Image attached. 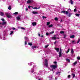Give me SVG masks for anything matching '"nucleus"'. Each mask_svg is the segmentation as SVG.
<instances>
[{"label": "nucleus", "mask_w": 80, "mask_h": 80, "mask_svg": "<svg viewBox=\"0 0 80 80\" xmlns=\"http://www.w3.org/2000/svg\"><path fill=\"white\" fill-rule=\"evenodd\" d=\"M50 67H51V68H53V70H55V69H56V68H57V64L56 65H51L50 66Z\"/></svg>", "instance_id": "f257e3e1"}, {"label": "nucleus", "mask_w": 80, "mask_h": 80, "mask_svg": "<svg viewBox=\"0 0 80 80\" xmlns=\"http://www.w3.org/2000/svg\"><path fill=\"white\" fill-rule=\"evenodd\" d=\"M61 13H64V14H66V15H67L68 13H69V12L68 11H61Z\"/></svg>", "instance_id": "f03ea898"}, {"label": "nucleus", "mask_w": 80, "mask_h": 80, "mask_svg": "<svg viewBox=\"0 0 80 80\" xmlns=\"http://www.w3.org/2000/svg\"><path fill=\"white\" fill-rule=\"evenodd\" d=\"M5 15H6L7 17H8V18H12V16L9 14L8 13H5Z\"/></svg>", "instance_id": "7ed1b4c3"}, {"label": "nucleus", "mask_w": 80, "mask_h": 80, "mask_svg": "<svg viewBox=\"0 0 80 80\" xmlns=\"http://www.w3.org/2000/svg\"><path fill=\"white\" fill-rule=\"evenodd\" d=\"M45 65L47 67H48V60L47 59L45 60Z\"/></svg>", "instance_id": "20e7f679"}, {"label": "nucleus", "mask_w": 80, "mask_h": 80, "mask_svg": "<svg viewBox=\"0 0 80 80\" xmlns=\"http://www.w3.org/2000/svg\"><path fill=\"white\" fill-rule=\"evenodd\" d=\"M32 2H33V1L32 0H28L27 1V3H32Z\"/></svg>", "instance_id": "39448f33"}, {"label": "nucleus", "mask_w": 80, "mask_h": 80, "mask_svg": "<svg viewBox=\"0 0 80 80\" xmlns=\"http://www.w3.org/2000/svg\"><path fill=\"white\" fill-rule=\"evenodd\" d=\"M0 24H1V25H4L7 24V22H4L2 23H1Z\"/></svg>", "instance_id": "423d86ee"}, {"label": "nucleus", "mask_w": 80, "mask_h": 80, "mask_svg": "<svg viewBox=\"0 0 80 80\" xmlns=\"http://www.w3.org/2000/svg\"><path fill=\"white\" fill-rule=\"evenodd\" d=\"M55 49L56 50L57 52H59V50H60L59 48H55Z\"/></svg>", "instance_id": "0eeeda50"}, {"label": "nucleus", "mask_w": 80, "mask_h": 80, "mask_svg": "<svg viewBox=\"0 0 80 80\" xmlns=\"http://www.w3.org/2000/svg\"><path fill=\"white\" fill-rule=\"evenodd\" d=\"M24 39L26 41L28 42V38L26 37V36L24 37Z\"/></svg>", "instance_id": "6e6552de"}, {"label": "nucleus", "mask_w": 80, "mask_h": 80, "mask_svg": "<svg viewBox=\"0 0 80 80\" xmlns=\"http://www.w3.org/2000/svg\"><path fill=\"white\" fill-rule=\"evenodd\" d=\"M32 13H33V14H34V15H37V14H38V12H37L33 11Z\"/></svg>", "instance_id": "1a4fd4ad"}, {"label": "nucleus", "mask_w": 80, "mask_h": 80, "mask_svg": "<svg viewBox=\"0 0 80 80\" xmlns=\"http://www.w3.org/2000/svg\"><path fill=\"white\" fill-rule=\"evenodd\" d=\"M32 24L33 26H36V25H37V23L35 22H34L32 23Z\"/></svg>", "instance_id": "9d476101"}, {"label": "nucleus", "mask_w": 80, "mask_h": 80, "mask_svg": "<svg viewBox=\"0 0 80 80\" xmlns=\"http://www.w3.org/2000/svg\"><path fill=\"white\" fill-rule=\"evenodd\" d=\"M70 38H75V35H72L70 36Z\"/></svg>", "instance_id": "9b49d317"}, {"label": "nucleus", "mask_w": 80, "mask_h": 80, "mask_svg": "<svg viewBox=\"0 0 80 80\" xmlns=\"http://www.w3.org/2000/svg\"><path fill=\"white\" fill-rule=\"evenodd\" d=\"M62 52H61L59 53V57H62Z\"/></svg>", "instance_id": "f8f14e48"}, {"label": "nucleus", "mask_w": 80, "mask_h": 80, "mask_svg": "<svg viewBox=\"0 0 80 80\" xmlns=\"http://www.w3.org/2000/svg\"><path fill=\"white\" fill-rule=\"evenodd\" d=\"M0 15L1 16H4V13L2 12H0Z\"/></svg>", "instance_id": "ddd939ff"}, {"label": "nucleus", "mask_w": 80, "mask_h": 80, "mask_svg": "<svg viewBox=\"0 0 80 80\" xmlns=\"http://www.w3.org/2000/svg\"><path fill=\"white\" fill-rule=\"evenodd\" d=\"M72 13H69V15H68V17H71V15H72Z\"/></svg>", "instance_id": "4468645a"}, {"label": "nucleus", "mask_w": 80, "mask_h": 80, "mask_svg": "<svg viewBox=\"0 0 80 80\" xmlns=\"http://www.w3.org/2000/svg\"><path fill=\"white\" fill-rule=\"evenodd\" d=\"M61 72H59L58 71L56 72V75H58V74H60V73Z\"/></svg>", "instance_id": "2eb2a0df"}, {"label": "nucleus", "mask_w": 80, "mask_h": 80, "mask_svg": "<svg viewBox=\"0 0 80 80\" xmlns=\"http://www.w3.org/2000/svg\"><path fill=\"white\" fill-rule=\"evenodd\" d=\"M51 38H52V39H54V40H55L56 39H57V38L55 37H52Z\"/></svg>", "instance_id": "dca6fc26"}, {"label": "nucleus", "mask_w": 80, "mask_h": 80, "mask_svg": "<svg viewBox=\"0 0 80 80\" xmlns=\"http://www.w3.org/2000/svg\"><path fill=\"white\" fill-rule=\"evenodd\" d=\"M32 49H34V48H37V46H32Z\"/></svg>", "instance_id": "f3484780"}, {"label": "nucleus", "mask_w": 80, "mask_h": 80, "mask_svg": "<svg viewBox=\"0 0 80 80\" xmlns=\"http://www.w3.org/2000/svg\"><path fill=\"white\" fill-rule=\"evenodd\" d=\"M66 61H67V62H70V59L68 58L66 59Z\"/></svg>", "instance_id": "a211bd4d"}, {"label": "nucleus", "mask_w": 80, "mask_h": 80, "mask_svg": "<svg viewBox=\"0 0 80 80\" xmlns=\"http://www.w3.org/2000/svg\"><path fill=\"white\" fill-rule=\"evenodd\" d=\"M73 53H74V51H73V49H71V53L72 54H73Z\"/></svg>", "instance_id": "6ab92c4d"}, {"label": "nucleus", "mask_w": 80, "mask_h": 80, "mask_svg": "<svg viewBox=\"0 0 80 80\" xmlns=\"http://www.w3.org/2000/svg\"><path fill=\"white\" fill-rule=\"evenodd\" d=\"M72 75L73 76V78H74L75 77V75L74 73H72Z\"/></svg>", "instance_id": "aec40b11"}, {"label": "nucleus", "mask_w": 80, "mask_h": 80, "mask_svg": "<svg viewBox=\"0 0 80 80\" xmlns=\"http://www.w3.org/2000/svg\"><path fill=\"white\" fill-rule=\"evenodd\" d=\"M11 6L10 5L8 7V10H11Z\"/></svg>", "instance_id": "412c9836"}, {"label": "nucleus", "mask_w": 80, "mask_h": 80, "mask_svg": "<svg viewBox=\"0 0 80 80\" xmlns=\"http://www.w3.org/2000/svg\"><path fill=\"white\" fill-rule=\"evenodd\" d=\"M60 33H61V34H62L63 33H65V32H64V31H61L60 32Z\"/></svg>", "instance_id": "4be33fe9"}, {"label": "nucleus", "mask_w": 80, "mask_h": 80, "mask_svg": "<svg viewBox=\"0 0 80 80\" xmlns=\"http://www.w3.org/2000/svg\"><path fill=\"white\" fill-rule=\"evenodd\" d=\"M53 63H54V64H55V65H57V62H56V61H55V62H53Z\"/></svg>", "instance_id": "5701e85b"}, {"label": "nucleus", "mask_w": 80, "mask_h": 80, "mask_svg": "<svg viewBox=\"0 0 80 80\" xmlns=\"http://www.w3.org/2000/svg\"><path fill=\"white\" fill-rule=\"evenodd\" d=\"M50 22H47V26H48V25H50Z\"/></svg>", "instance_id": "b1692460"}, {"label": "nucleus", "mask_w": 80, "mask_h": 80, "mask_svg": "<svg viewBox=\"0 0 80 80\" xmlns=\"http://www.w3.org/2000/svg\"><path fill=\"white\" fill-rule=\"evenodd\" d=\"M1 20H2V22H5V19H4V18H2V19H1Z\"/></svg>", "instance_id": "393cba45"}, {"label": "nucleus", "mask_w": 80, "mask_h": 80, "mask_svg": "<svg viewBox=\"0 0 80 80\" xmlns=\"http://www.w3.org/2000/svg\"><path fill=\"white\" fill-rule=\"evenodd\" d=\"M55 20H56V21H58V18L56 17L54 18Z\"/></svg>", "instance_id": "a878e982"}, {"label": "nucleus", "mask_w": 80, "mask_h": 80, "mask_svg": "<svg viewBox=\"0 0 80 80\" xmlns=\"http://www.w3.org/2000/svg\"><path fill=\"white\" fill-rule=\"evenodd\" d=\"M70 2H71V3L72 5H73V1H72V0H70Z\"/></svg>", "instance_id": "bb28decb"}, {"label": "nucleus", "mask_w": 80, "mask_h": 80, "mask_svg": "<svg viewBox=\"0 0 80 80\" xmlns=\"http://www.w3.org/2000/svg\"><path fill=\"white\" fill-rule=\"evenodd\" d=\"M33 72H34V70H31V72L32 73H35V72H34V73H33Z\"/></svg>", "instance_id": "cd10ccee"}, {"label": "nucleus", "mask_w": 80, "mask_h": 80, "mask_svg": "<svg viewBox=\"0 0 80 80\" xmlns=\"http://www.w3.org/2000/svg\"><path fill=\"white\" fill-rule=\"evenodd\" d=\"M54 33V31H52L49 32V34H52V33Z\"/></svg>", "instance_id": "c85d7f7f"}, {"label": "nucleus", "mask_w": 80, "mask_h": 80, "mask_svg": "<svg viewBox=\"0 0 80 80\" xmlns=\"http://www.w3.org/2000/svg\"><path fill=\"white\" fill-rule=\"evenodd\" d=\"M17 20H20V18L19 17H17Z\"/></svg>", "instance_id": "c756f323"}, {"label": "nucleus", "mask_w": 80, "mask_h": 80, "mask_svg": "<svg viewBox=\"0 0 80 80\" xmlns=\"http://www.w3.org/2000/svg\"><path fill=\"white\" fill-rule=\"evenodd\" d=\"M70 52V49L69 48L68 49L67 51L66 52V53H68V52Z\"/></svg>", "instance_id": "7c9ffc66"}, {"label": "nucleus", "mask_w": 80, "mask_h": 80, "mask_svg": "<svg viewBox=\"0 0 80 80\" xmlns=\"http://www.w3.org/2000/svg\"><path fill=\"white\" fill-rule=\"evenodd\" d=\"M77 59L78 60H80V56H78L77 57Z\"/></svg>", "instance_id": "2f4dec72"}, {"label": "nucleus", "mask_w": 80, "mask_h": 80, "mask_svg": "<svg viewBox=\"0 0 80 80\" xmlns=\"http://www.w3.org/2000/svg\"><path fill=\"white\" fill-rule=\"evenodd\" d=\"M80 38H78V42H77V43H79V42H80Z\"/></svg>", "instance_id": "473e14b6"}, {"label": "nucleus", "mask_w": 80, "mask_h": 80, "mask_svg": "<svg viewBox=\"0 0 80 80\" xmlns=\"http://www.w3.org/2000/svg\"><path fill=\"white\" fill-rule=\"evenodd\" d=\"M77 62L76 61L75 62L73 63L74 65H75L76 64H77Z\"/></svg>", "instance_id": "72a5a7b5"}, {"label": "nucleus", "mask_w": 80, "mask_h": 80, "mask_svg": "<svg viewBox=\"0 0 80 80\" xmlns=\"http://www.w3.org/2000/svg\"><path fill=\"white\" fill-rule=\"evenodd\" d=\"M49 27H53V25L51 24L48 26Z\"/></svg>", "instance_id": "f704fd0d"}, {"label": "nucleus", "mask_w": 80, "mask_h": 80, "mask_svg": "<svg viewBox=\"0 0 80 80\" xmlns=\"http://www.w3.org/2000/svg\"><path fill=\"white\" fill-rule=\"evenodd\" d=\"M18 12H16L15 13H13L14 15H17L18 14Z\"/></svg>", "instance_id": "c9c22d12"}, {"label": "nucleus", "mask_w": 80, "mask_h": 80, "mask_svg": "<svg viewBox=\"0 0 80 80\" xmlns=\"http://www.w3.org/2000/svg\"><path fill=\"white\" fill-rule=\"evenodd\" d=\"M28 44L29 45H30V46H32V43H28Z\"/></svg>", "instance_id": "e433bc0d"}, {"label": "nucleus", "mask_w": 80, "mask_h": 80, "mask_svg": "<svg viewBox=\"0 0 80 80\" xmlns=\"http://www.w3.org/2000/svg\"><path fill=\"white\" fill-rule=\"evenodd\" d=\"M24 44L25 45H27V41H25L24 42Z\"/></svg>", "instance_id": "4c0bfd02"}, {"label": "nucleus", "mask_w": 80, "mask_h": 80, "mask_svg": "<svg viewBox=\"0 0 80 80\" xmlns=\"http://www.w3.org/2000/svg\"><path fill=\"white\" fill-rule=\"evenodd\" d=\"M13 33V31H11V33L10 34V35H12Z\"/></svg>", "instance_id": "58836bf2"}, {"label": "nucleus", "mask_w": 80, "mask_h": 80, "mask_svg": "<svg viewBox=\"0 0 80 80\" xmlns=\"http://www.w3.org/2000/svg\"><path fill=\"white\" fill-rule=\"evenodd\" d=\"M75 15L77 17H79V15L78 14H76Z\"/></svg>", "instance_id": "ea45409f"}, {"label": "nucleus", "mask_w": 80, "mask_h": 80, "mask_svg": "<svg viewBox=\"0 0 80 80\" xmlns=\"http://www.w3.org/2000/svg\"><path fill=\"white\" fill-rule=\"evenodd\" d=\"M42 18L43 19H44V18H47V17H45L43 16H42Z\"/></svg>", "instance_id": "a19ab883"}, {"label": "nucleus", "mask_w": 80, "mask_h": 80, "mask_svg": "<svg viewBox=\"0 0 80 80\" xmlns=\"http://www.w3.org/2000/svg\"><path fill=\"white\" fill-rule=\"evenodd\" d=\"M57 25L58 26V27H62V26L60 24H58Z\"/></svg>", "instance_id": "79ce46f5"}, {"label": "nucleus", "mask_w": 80, "mask_h": 80, "mask_svg": "<svg viewBox=\"0 0 80 80\" xmlns=\"http://www.w3.org/2000/svg\"><path fill=\"white\" fill-rule=\"evenodd\" d=\"M46 35H47L48 36V35H50V34L49 33H48V32H47L46 33Z\"/></svg>", "instance_id": "37998d69"}, {"label": "nucleus", "mask_w": 80, "mask_h": 80, "mask_svg": "<svg viewBox=\"0 0 80 80\" xmlns=\"http://www.w3.org/2000/svg\"><path fill=\"white\" fill-rule=\"evenodd\" d=\"M71 77V76H70V75H68V78H70Z\"/></svg>", "instance_id": "c03bdc74"}, {"label": "nucleus", "mask_w": 80, "mask_h": 80, "mask_svg": "<svg viewBox=\"0 0 80 80\" xmlns=\"http://www.w3.org/2000/svg\"><path fill=\"white\" fill-rule=\"evenodd\" d=\"M48 46H49V45H46L45 46V48H47L48 47Z\"/></svg>", "instance_id": "a18cd8bd"}, {"label": "nucleus", "mask_w": 80, "mask_h": 80, "mask_svg": "<svg viewBox=\"0 0 80 80\" xmlns=\"http://www.w3.org/2000/svg\"><path fill=\"white\" fill-rule=\"evenodd\" d=\"M74 12H77V9L75 8L74 10Z\"/></svg>", "instance_id": "49530a36"}, {"label": "nucleus", "mask_w": 80, "mask_h": 80, "mask_svg": "<svg viewBox=\"0 0 80 80\" xmlns=\"http://www.w3.org/2000/svg\"><path fill=\"white\" fill-rule=\"evenodd\" d=\"M33 9H35L36 10H37V7H34L33 8Z\"/></svg>", "instance_id": "de8ad7c7"}, {"label": "nucleus", "mask_w": 80, "mask_h": 80, "mask_svg": "<svg viewBox=\"0 0 80 80\" xmlns=\"http://www.w3.org/2000/svg\"><path fill=\"white\" fill-rule=\"evenodd\" d=\"M31 7V6H28V8L30 9V8Z\"/></svg>", "instance_id": "09e8293b"}, {"label": "nucleus", "mask_w": 80, "mask_h": 80, "mask_svg": "<svg viewBox=\"0 0 80 80\" xmlns=\"http://www.w3.org/2000/svg\"><path fill=\"white\" fill-rule=\"evenodd\" d=\"M57 79H58V77H56L55 78V80H57Z\"/></svg>", "instance_id": "8fccbe9b"}, {"label": "nucleus", "mask_w": 80, "mask_h": 80, "mask_svg": "<svg viewBox=\"0 0 80 80\" xmlns=\"http://www.w3.org/2000/svg\"><path fill=\"white\" fill-rule=\"evenodd\" d=\"M68 10H69V12H71V9H68Z\"/></svg>", "instance_id": "3c124183"}, {"label": "nucleus", "mask_w": 80, "mask_h": 80, "mask_svg": "<svg viewBox=\"0 0 80 80\" xmlns=\"http://www.w3.org/2000/svg\"><path fill=\"white\" fill-rule=\"evenodd\" d=\"M59 52L62 53V49H61V48H60V51Z\"/></svg>", "instance_id": "603ef678"}, {"label": "nucleus", "mask_w": 80, "mask_h": 80, "mask_svg": "<svg viewBox=\"0 0 80 80\" xmlns=\"http://www.w3.org/2000/svg\"><path fill=\"white\" fill-rule=\"evenodd\" d=\"M54 44H56L57 43V41H55L54 42Z\"/></svg>", "instance_id": "864d4df0"}, {"label": "nucleus", "mask_w": 80, "mask_h": 80, "mask_svg": "<svg viewBox=\"0 0 80 80\" xmlns=\"http://www.w3.org/2000/svg\"><path fill=\"white\" fill-rule=\"evenodd\" d=\"M66 37H67V36H66V35L65 36H64V37H63L64 38H66Z\"/></svg>", "instance_id": "5fc2aeb1"}, {"label": "nucleus", "mask_w": 80, "mask_h": 80, "mask_svg": "<svg viewBox=\"0 0 80 80\" xmlns=\"http://www.w3.org/2000/svg\"><path fill=\"white\" fill-rule=\"evenodd\" d=\"M22 29H23V30H25V28H21Z\"/></svg>", "instance_id": "6e6d98bb"}, {"label": "nucleus", "mask_w": 80, "mask_h": 80, "mask_svg": "<svg viewBox=\"0 0 80 80\" xmlns=\"http://www.w3.org/2000/svg\"><path fill=\"white\" fill-rule=\"evenodd\" d=\"M12 29H13V30H15V28H13Z\"/></svg>", "instance_id": "4d7b16f0"}, {"label": "nucleus", "mask_w": 80, "mask_h": 80, "mask_svg": "<svg viewBox=\"0 0 80 80\" xmlns=\"http://www.w3.org/2000/svg\"><path fill=\"white\" fill-rule=\"evenodd\" d=\"M75 42V41L73 40L72 41V43H74Z\"/></svg>", "instance_id": "13d9d810"}, {"label": "nucleus", "mask_w": 80, "mask_h": 80, "mask_svg": "<svg viewBox=\"0 0 80 80\" xmlns=\"http://www.w3.org/2000/svg\"><path fill=\"white\" fill-rule=\"evenodd\" d=\"M39 8H40V7L37 8V9H39Z\"/></svg>", "instance_id": "bf43d9fd"}, {"label": "nucleus", "mask_w": 80, "mask_h": 80, "mask_svg": "<svg viewBox=\"0 0 80 80\" xmlns=\"http://www.w3.org/2000/svg\"><path fill=\"white\" fill-rule=\"evenodd\" d=\"M26 11H27V10H28V8H26Z\"/></svg>", "instance_id": "052dcab7"}, {"label": "nucleus", "mask_w": 80, "mask_h": 80, "mask_svg": "<svg viewBox=\"0 0 80 80\" xmlns=\"http://www.w3.org/2000/svg\"><path fill=\"white\" fill-rule=\"evenodd\" d=\"M41 37H43V35H42L41 36Z\"/></svg>", "instance_id": "680f3d73"}, {"label": "nucleus", "mask_w": 80, "mask_h": 80, "mask_svg": "<svg viewBox=\"0 0 80 80\" xmlns=\"http://www.w3.org/2000/svg\"><path fill=\"white\" fill-rule=\"evenodd\" d=\"M38 36H39V37L40 36V34H38Z\"/></svg>", "instance_id": "e2e57ef3"}, {"label": "nucleus", "mask_w": 80, "mask_h": 80, "mask_svg": "<svg viewBox=\"0 0 80 80\" xmlns=\"http://www.w3.org/2000/svg\"><path fill=\"white\" fill-rule=\"evenodd\" d=\"M32 8L33 9L34 8H33V6H31Z\"/></svg>", "instance_id": "0e129e2a"}, {"label": "nucleus", "mask_w": 80, "mask_h": 80, "mask_svg": "<svg viewBox=\"0 0 80 80\" xmlns=\"http://www.w3.org/2000/svg\"><path fill=\"white\" fill-rule=\"evenodd\" d=\"M63 36H65L66 35V34H63Z\"/></svg>", "instance_id": "69168bd1"}, {"label": "nucleus", "mask_w": 80, "mask_h": 80, "mask_svg": "<svg viewBox=\"0 0 80 80\" xmlns=\"http://www.w3.org/2000/svg\"><path fill=\"white\" fill-rule=\"evenodd\" d=\"M62 21H63V20H62V19H61V22H62Z\"/></svg>", "instance_id": "338daca9"}, {"label": "nucleus", "mask_w": 80, "mask_h": 80, "mask_svg": "<svg viewBox=\"0 0 80 80\" xmlns=\"http://www.w3.org/2000/svg\"><path fill=\"white\" fill-rule=\"evenodd\" d=\"M38 80H41V79L40 78L38 79Z\"/></svg>", "instance_id": "774afa93"}]
</instances>
